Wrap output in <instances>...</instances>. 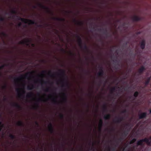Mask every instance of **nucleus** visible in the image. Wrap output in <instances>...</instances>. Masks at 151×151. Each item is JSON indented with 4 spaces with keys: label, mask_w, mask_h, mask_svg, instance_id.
<instances>
[{
    "label": "nucleus",
    "mask_w": 151,
    "mask_h": 151,
    "mask_svg": "<svg viewBox=\"0 0 151 151\" xmlns=\"http://www.w3.org/2000/svg\"><path fill=\"white\" fill-rule=\"evenodd\" d=\"M132 19L134 21H138L141 20V18L139 17L134 16L132 17Z\"/></svg>",
    "instance_id": "20"
},
{
    "label": "nucleus",
    "mask_w": 151,
    "mask_h": 151,
    "mask_svg": "<svg viewBox=\"0 0 151 151\" xmlns=\"http://www.w3.org/2000/svg\"><path fill=\"white\" fill-rule=\"evenodd\" d=\"M147 115V113L146 112L142 113L139 115V118L140 119L145 118Z\"/></svg>",
    "instance_id": "13"
},
{
    "label": "nucleus",
    "mask_w": 151,
    "mask_h": 151,
    "mask_svg": "<svg viewBox=\"0 0 151 151\" xmlns=\"http://www.w3.org/2000/svg\"><path fill=\"white\" fill-rule=\"evenodd\" d=\"M99 68L100 71L98 73V75L99 77H102L104 75V71L103 70V68L100 66L99 67Z\"/></svg>",
    "instance_id": "7"
},
{
    "label": "nucleus",
    "mask_w": 151,
    "mask_h": 151,
    "mask_svg": "<svg viewBox=\"0 0 151 151\" xmlns=\"http://www.w3.org/2000/svg\"><path fill=\"white\" fill-rule=\"evenodd\" d=\"M48 75L51 77L53 76V75H52V73L51 71H49L48 72Z\"/></svg>",
    "instance_id": "44"
},
{
    "label": "nucleus",
    "mask_w": 151,
    "mask_h": 151,
    "mask_svg": "<svg viewBox=\"0 0 151 151\" xmlns=\"http://www.w3.org/2000/svg\"><path fill=\"white\" fill-rule=\"evenodd\" d=\"M7 88V86L6 84H5L4 85L2 86V88L4 89H6Z\"/></svg>",
    "instance_id": "45"
},
{
    "label": "nucleus",
    "mask_w": 151,
    "mask_h": 151,
    "mask_svg": "<svg viewBox=\"0 0 151 151\" xmlns=\"http://www.w3.org/2000/svg\"><path fill=\"white\" fill-rule=\"evenodd\" d=\"M103 125V121L102 119H100L99 120V130L100 131L101 130V128Z\"/></svg>",
    "instance_id": "16"
},
{
    "label": "nucleus",
    "mask_w": 151,
    "mask_h": 151,
    "mask_svg": "<svg viewBox=\"0 0 151 151\" xmlns=\"http://www.w3.org/2000/svg\"><path fill=\"white\" fill-rule=\"evenodd\" d=\"M70 54L72 55H73V56H75V54H74L72 52H70Z\"/></svg>",
    "instance_id": "51"
},
{
    "label": "nucleus",
    "mask_w": 151,
    "mask_h": 151,
    "mask_svg": "<svg viewBox=\"0 0 151 151\" xmlns=\"http://www.w3.org/2000/svg\"><path fill=\"white\" fill-rule=\"evenodd\" d=\"M103 110L105 112L107 111V107L106 105H104L103 107Z\"/></svg>",
    "instance_id": "30"
},
{
    "label": "nucleus",
    "mask_w": 151,
    "mask_h": 151,
    "mask_svg": "<svg viewBox=\"0 0 151 151\" xmlns=\"http://www.w3.org/2000/svg\"><path fill=\"white\" fill-rule=\"evenodd\" d=\"M108 150L107 151H110V148L109 147H108Z\"/></svg>",
    "instance_id": "60"
},
{
    "label": "nucleus",
    "mask_w": 151,
    "mask_h": 151,
    "mask_svg": "<svg viewBox=\"0 0 151 151\" xmlns=\"http://www.w3.org/2000/svg\"><path fill=\"white\" fill-rule=\"evenodd\" d=\"M111 115L109 114H108L105 115L104 116V119L105 120H109L111 117Z\"/></svg>",
    "instance_id": "23"
},
{
    "label": "nucleus",
    "mask_w": 151,
    "mask_h": 151,
    "mask_svg": "<svg viewBox=\"0 0 151 151\" xmlns=\"http://www.w3.org/2000/svg\"><path fill=\"white\" fill-rule=\"evenodd\" d=\"M63 96V97L62 98V101L64 103H66L67 102V97L66 93H62Z\"/></svg>",
    "instance_id": "11"
},
{
    "label": "nucleus",
    "mask_w": 151,
    "mask_h": 151,
    "mask_svg": "<svg viewBox=\"0 0 151 151\" xmlns=\"http://www.w3.org/2000/svg\"><path fill=\"white\" fill-rule=\"evenodd\" d=\"M116 88L115 87H112L110 90L111 93L112 94L113 93V92L116 91Z\"/></svg>",
    "instance_id": "31"
},
{
    "label": "nucleus",
    "mask_w": 151,
    "mask_h": 151,
    "mask_svg": "<svg viewBox=\"0 0 151 151\" xmlns=\"http://www.w3.org/2000/svg\"><path fill=\"white\" fill-rule=\"evenodd\" d=\"M39 107V104L38 103H36L35 106L33 107V109H37Z\"/></svg>",
    "instance_id": "35"
},
{
    "label": "nucleus",
    "mask_w": 151,
    "mask_h": 151,
    "mask_svg": "<svg viewBox=\"0 0 151 151\" xmlns=\"http://www.w3.org/2000/svg\"><path fill=\"white\" fill-rule=\"evenodd\" d=\"M5 19L4 17H0V21L3 22L4 21Z\"/></svg>",
    "instance_id": "42"
},
{
    "label": "nucleus",
    "mask_w": 151,
    "mask_h": 151,
    "mask_svg": "<svg viewBox=\"0 0 151 151\" xmlns=\"http://www.w3.org/2000/svg\"><path fill=\"white\" fill-rule=\"evenodd\" d=\"M11 105L14 107L17 108V109L19 110H21L22 109V107L21 106L17 103H12Z\"/></svg>",
    "instance_id": "12"
},
{
    "label": "nucleus",
    "mask_w": 151,
    "mask_h": 151,
    "mask_svg": "<svg viewBox=\"0 0 151 151\" xmlns=\"http://www.w3.org/2000/svg\"><path fill=\"white\" fill-rule=\"evenodd\" d=\"M52 102L54 104H56L58 103V102L56 100V99H53L52 100Z\"/></svg>",
    "instance_id": "36"
},
{
    "label": "nucleus",
    "mask_w": 151,
    "mask_h": 151,
    "mask_svg": "<svg viewBox=\"0 0 151 151\" xmlns=\"http://www.w3.org/2000/svg\"><path fill=\"white\" fill-rule=\"evenodd\" d=\"M20 89L19 88H17L16 89V91H17V92L19 93L18 94L19 96H22L23 94H24L25 93V91L24 90H23L22 91V94H21L19 93V91H20Z\"/></svg>",
    "instance_id": "19"
},
{
    "label": "nucleus",
    "mask_w": 151,
    "mask_h": 151,
    "mask_svg": "<svg viewBox=\"0 0 151 151\" xmlns=\"http://www.w3.org/2000/svg\"><path fill=\"white\" fill-rule=\"evenodd\" d=\"M59 116L60 118L62 119H63L64 118V115L62 113H60L59 114Z\"/></svg>",
    "instance_id": "39"
},
{
    "label": "nucleus",
    "mask_w": 151,
    "mask_h": 151,
    "mask_svg": "<svg viewBox=\"0 0 151 151\" xmlns=\"http://www.w3.org/2000/svg\"><path fill=\"white\" fill-rule=\"evenodd\" d=\"M42 81L43 82V83H44L45 84H46L47 83V82L44 81L43 80H42ZM47 82L49 83L50 82H49V81H48Z\"/></svg>",
    "instance_id": "54"
},
{
    "label": "nucleus",
    "mask_w": 151,
    "mask_h": 151,
    "mask_svg": "<svg viewBox=\"0 0 151 151\" xmlns=\"http://www.w3.org/2000/svg\"><path fill=\"white\" fill-rule=\"evenodd\" d=\"M111 130L112 131H114V128H112L111 129Z\"/></svg>",
    "instance_id": "64"
},
{
    "label": "nucleus",
    "mask_w": 151,
    "mask_h": 151,
    "mask_svg": "<svg viewBox=\"0 0 151 151\" xmlns=\"http://www.w3.org/2000/svg\"><path fill=\"white\" fill-rule=\"evenodd\" d=\"M31 40L27 38L24 40H22L19 42V44L22 45L25 44L27 46H29V43L31 42Z\"/></svg>",
    "instance_id": "5"
},
{
    "label": "nucleus",
    "mask_w": 151,
    "mask_h": 151,
    "mask_svg": "<svg viewBox=\"0 0 151 151\" xmlns=\"http://www.w3.org/2000/svg\"><path fill=\"white\" fill-rule=\"evenodd\" d=\"M73 22L75 23L78 25L79 26H82L83 25V23L82 21H78L76 20L75 19H74L73 20Z\"/></svg>",
    "instance_id": "15"
},
{
    "label": "nucleus",
    "mask_w": 151,
    "mask_h": 151,
    "mask_svg": "<svg viewBox=\"0 0 151 151\" xmlns=\"http://www.w3.org/2000/svg\"><path fill=\"white\" fill-rule=\"evenodd\" d=\"M35 124L37 126V127H39V123H38L37 122V121L35 122Z\"/></svg>",
    "instance_id": "49"
},
{
    "label": "nucleus",
    "mask_w": 151,
    "mask_h": 151,
    "mask_svg": "<svg viewBox=\"0 0 151 151\" xmlns=\"http://www.w3.org/2000/svg\"><path fill=\"white\" fill-rule=\"evenodd\" d=\"M145 70V68L144 66H142L138 70V72L139 75L142 74L144 71Z\"/></svg>",
    "instance_id": "14"
},
{
    "label": "nucleus",
    "mask_w": 151,
    "mask_h": 151,
    "mask_svg": "<svg viewBox=\"0 0 151 151\" xmlns=\"http://www.w3.org/2000/svg\"><path fill=\"white\" fill-rule=\"evenodd\" d=\"M17 125L20 127H24V124L23 122L21 121H19L17 123Z\"/></svg>",
    "instance_id": "22"
},
{
    "label": "nucleus",
    "mask_w": 151,
    "mask_h": 151,
    "mask_svg": "<svg viewBox=\"0 0 151 151\" xmlns=\"http://www.w3.org/2000/svg\"><path fill=\"white\" fill-rule=\"evenodd\" d=\"M83 48V49L84 50H86L88 52L89 51L88 48L87 46L85 44H84V45L83 46H82V48Z\"/></svg>",
    "instance_id": "24"
},
{
    "label": "nucleus",
    "mask_w": 151,
    "mask_h": 151,
    "mask_svg": "<svg viewBox=\"0 0 151 151\" xmlns=\"http://www.w3.org/2000/svg\"><path fill=\"white\" fill-rule=\"evenodd\" d=\"M113 61L114 62L116 63H117L118 65H119V63L118 62L117 59L113 60Z\"/></svg>",
    "instance_id": "47"
},
{
    "label": "nucleus",
    "mask_w": 151,
    "mask_h": 151,
    "mask_svg": "<svg viewBox=\"0 0 151 151\" xmlns=\"http://www.w3.org/2000/svg\"><path fill=\"white\" fill-rule=\"evenodd\" d=\"M98 30L99 31H101L102 30L104 31V34H106L107 32V30L106 29H101V28H99L98 29Z\"/></svg>",
    "instance_id": "27"
},
{
    "label": "nucleus",
    "mask_w": 151,
    "mask_h": 151,
    "mask_svg": "<svg viewBox=\"0 0 151 151\" xmlns=\"http://www.w3.org/2000/svg\"><path fill=\"white\" fill-rule=\"evenodd\" d=\"M1 34L4 37H6L7 36V35L4 32H2L1 33Z\"/></svg>",
    "instance_id": "38"
},
{
    "label": "nucleus",
    "mask_w": 151,
    "mask_h": 151,
    "mask_svg": "<svg viewBox=\"0 0 151 151\" xmlns=\"http://www.w3.org/2000/svg\"><path fill=\"white\" fill-rule=\"evenodd\" d=\"M60 75L62 76L63 77H64L65 76V71L64 70L61 69L59 70Z\"/></svg>",
    "instance_id": "21"
},
{
    "label": "nucleus",
    "mask_w": 151,
    "mask_h": 151,
    "mask_svg": "<svg viewBox=\"0 0 151 151\" xmlns=\"http://www.w3.org/2000/svg\"><path fill=\"white\" fill-rule=\"evenodd\" d=\"M4 124H2L1 122H0V127L2 129V128L4 127Z\"/></svg>",
    "instance_id": "43"
},
{
    "label": "nucleus",
    "mask_w": 151,
    "mask_h": 151,
    "mask_svg": "<svg viewBox=\"0 0 151 151\" xmlns=\"http://www.w3.org/2000/svg\"><path fill=\"white\" fill-rule=\"evenodd\" d=\"M22 25V23H19L18 24V27H20Z\"/></svg>",
    "instance_id": "55"
},
{
    "label": "nucleus",
    "mask_w": 151,
    "mask_h": 151,
    "mask_svg": "<svg viewBox=\"0 0 151 151\" xmlns=\"http://www.w3.org/2000/svg\"><path fill=\"white\" fill-rule=\"evenodd\" d=\"M17 19L18 20H20L22 21V22H24L25 24H27L28 23V22H29V24H35L37 25L38 27H43V26L42 25L39 24L38 25L37 24V23H36L35 22V21L34 20H33L31 19H24L23 18H22L20 17L19 16L17 17Z\"/></svg>",
    "instance_id": "1"
},
{
    "label": "nucleus",
    "mask_w": 151,
    "mask_h": 151,
    "mask_svg": "<svg viewBox=\"0 0 151 151\" xmlns=\"http://www.w3.org/2000/svg\"><path fill=\"white\" fill-rule=\"evenodd\" d=\"M2 76V74L0 73V77H1Z\"/></svg>",
    "instance_id": "62"
},
{
    "label": "nucleus",
    "mask_w": 151,
    "mask_h": 151,
    "mask_svg": "<svg viewBox=\"0 0 151 151\" xmlns=\"http://www.w3.org/2000/svg\"><path fill=\"white\" fill-rule=\"evenodd\" d=\"M61 82L63 84L62 86L63 87H69V84L68 82L65 80V79H63L61 81Z\"/></svg>",
    "instance_id": "10"
},
{
    "label": "nucleus",
    "mask_w": 151,
    "mask_h": 151,
    "mask_svg": "<svg viewBox=\"0 0 151 151\" xmlns=\"http://www.w3.org/2000/svg\"><path fill=\"white\" fill-rule=\"evenodd\" d=\"M33 8L34 9H35L36 8V6H33Z\"/></svg>",
    "instance_id": "61"
},
{
    "label": "nucleus",
    "mask_w": 151,
    "mask_h": 151,
    "mask_svg": "<svg viewBox=\"0 0 151 151\" xmlns=\"http://www.w3.org/2000/svg\"><path fill=\"white\" fill-rule=\"evenodd\" d=\"M49 89H50L49 88H47L46 89H45V91L47 92H49Z\"/></svg>",
    "instance_id": "48"
},
{
    "label": "nucleus",
    "mask_w": 151,
    "mask_h": 151,
    "mask_svg": "<svg viewBox=\"0 0 151 151\" xmlns=\"http://www.w3.org/2000/svg\"><path fill=\"white\" fill-rule=\"evenodd\" d=\"M151 79V78L150 77H148L147 80L145 82V84L146 86H147L148 84L149 83L150 81V80Z\"/></svg>",
    "instance_id": "25"
},
{
    "label": "nucleus",
    "mask_w": 151,
    "mask_h": 151,
    "mask_svg": "<svg viewBox=\"0 0 151 151\" xmlns=\"http://www.w3.org/2000/svg\"><path fill=\"white\" fill-rule=\"evenodd\" d=\"M127 133L126 132H124L122 134V135L124 136V137H126L127 135Z\"/></svg>",
    "instance_id": "40"
},
{
    "label": "nucleus",
    "mask_w": 151,
    "mask_h": 151,
    "mask_svg": "<svg viewBox=\"0 0 151 151\" xmlns=\"http://www.w3.org/2000/svg\"><path fill=\"white\" fill-rule=\"evenodd\" d=\"M127 111L126 109H124L122 111V113H126L127 112Z\"/></svg>",
    "instance_id": "50"
},
{
    "label": "nucleus",
    "mask_w": 151,
    "mask_h": 151,
    "mask_svg": "<svg viewBox=\"0 0 151 151\" xmlns=\"http://www.w3.org/2000/svg\"><path fill=\"white\" fill-rule=\"evenodd\" d=\"M139 92L138 91H136L133 94V96L135 98H136L137 96H138L139 95Z\"/></svg>",
    "instance_id": "33"
},
{
    "label": "nucleus",
    "mask_w": 151,
    "mask_h": 151,
    "mask_svg": "<svg viewBox=\"0 0 151 151\" xmlns=\"http://www.w3.org/2000/svg\"><path fill=\"white\" fill-rule=\"evenodd\" d=\"M123 139V138L122 137H121L119 139H118V140L121 141Z\"/></svg>",
    "instance_id": "53"
},
{
    "label": "nucleus",
    "mask_w": 151,
    "mask_h": 151,
    "mask_svg": "<svg viewBox=\"0 0 151 151\" xmlns=\"http://www.w3.org/2000/svg\"><path fill=\"white\" fill-rule=\"evenodd\" d=\"M32 72H29L26 73L24 75H22L19 78H14V81L15 82H17L20 80L22 79L23 78H27L29 77V74H32Z\"/></svg>",
    "instance_id": "3"
},
{
    "label": "nucleus",
    "mask_w": 151,
    "mask_h": 151,
    "mask_svg": "<svg viewBox=\"0 0 151 151\" xmlns=\"http://www.w3.org/2000/svg\"><path fill=\"white\" fill-rule=\"evenodd\" d=\"M46 72H47L46 71L43 70L42 72V74L43 75L45 73H46Z\"/></svg>",
    "instance_id": "46"
},
{
    "label": "nucleus",
    "mask_w": 151,
    "mask_h": 151,
    "mask_svg": "<svg viewBox=\"0 0 151 151\" xmlns=\"http://www.w3.org/2000/svg\"><path fill=\"white\" fill-rule=\"evenodd\" d=\"M145 40H143L140 43V47L142 50L144 49L145 47Z\"/></svg>",
    "instance_id": "18"
},
{
    "label": "nucleus",
    "mask_w": 151,
    "mask_h": 151,
    "mask_svg": "<svg viewBox=\"0 0 151 151\" xmlns=\"http://www.w3.org/2000/svg\"><path fill=\"white\" fill-rule=\"evenodd\" d=\"M38 5L41 8L45 10L48 13L53 15V13L50 10L49 7L43 5L41 3H39Z\"/></svg>",
    "instance_id": "4"
},
{
    "label": "nucleus",
    "mask_w": 151,
    "mask_h": 151,
    "mask_svg": "<svg viewBox=\"0 0 151 151\" xmlns=\"http://www.w3.org/2000/svg\"><path fill=\"white\" fill-rule=\"evenodd\" d=\"M7 64H4L0 66V70L3 69L5 66H7Z\"/></svg>",
    "instance_id": "41"
},
{
    "label": "nucleus",
    "mask_w": 151,
    "mask_h": 151,
    "mask_svg": "<svg viewBox=\"0 0 151 151\" xmlns=\"http://www.w3.org/2000/svg\"><path fill=\"white\" fill-rule=\"evenodd\" d=\"M136 140V139L135 138H134L130 142L129 144H132L134 143Z\"/></svg>",
    "instance_id": "34"
},
{
    "label": "nucleus",
    "mask_w": 151,
    "mask_h": 151,
    "mask_svg": "<svg viewBox=\"0 0 151 151\" xmlns=\"http://www.w3.org/2000/svg\"><path fill=\"white\" fill-rule=\"evenodd\" d=\"M52 19L54 20L61 22H64L65 21V19L64 18L54 17Z\"/></svg>",
    "instance_id": "17"
},
{
    "label": "nucleus",
    "mask_w": 151,
    "mask_h": 151,
    "mask_svg": "<svg viewBox=\"0 0 151 151\" xmlns=\"http://www.w3.org/2000/svg\"><path fill=\"white\" fill-rule=\"evenodd\" d=\"M9 137L12 139V140L16 138V136L11 134H9Z\"/></svg>",
    "instance_id": "28"
},
{
    "label": "nucleus",
    "mask_w": 151,
    "mask_h": 151,
    "mask_svg": "<svg viewBox=\"0 0 151 151\" xmlns=\"http://www.w3.org/2000/svg\"><path fill=\"white\" fill-rule=\"evenodd\" d=\"M76 37L77 38V42L78 44L79 45L81 48L82 47V41L81 37L76 34Z\"/></svg>",
    "instance_id": "6"
},
{
    "label": "nucleus",
    "mask_w": 151,
    "mask_h": 151,
    "mask_svg": "<svg viewBox=\"0 0 151 151\" xmlns=\"http://www.w3.org/2000/svg\"><path fill=\"white\" fill-rule=\"evenodd\" d=\"M85 105H86V104H85ZM86 106L88 108L89 107V106L88 104H86Z\"/></svg>",
    "instance_id": "58"
},
{
    "label": "nucleus",
    "mask_w": 151,
    "mask_h": 151,
    "mask_svg": "<svg viewBox=\"0 0 151 151\" xmlns=\"http://www.w3.org/2000/svg\"><path fill=\"white\" fill-rule=\"evenodd\" d=\"M27 88L28 90H31L34 88V86L33 85H32L31 86H27Z\"/></svg>",
    "instance_id": "29"
},
{
    "label": "nucleus",
    "mask_w": 151,
    "mask_h": 151,
    "mask_svg": "<svg viewBox=\"0 0 151 151\" xmlns=\"http://www.w3.org/2000/svg\"><path fill=\"white\" fill-rule=\"evenodd\" d=\"M37 100L38 101H42L43 102H46L47 101V99H42V98H40L38 99Z\"/></svg>",
    "instance_id": "32"
},
{
    "label": "nucleus",
    "mask_w": 151,
    "mask_h": 151,
    "mask_svg": "<svg viewBox=\"0 0 151 151\" xmlns=\"http://www.w3.org/2000/svg\"><path fill=\"white\" fill-rule=\"evenodd\" d=\"M66 13H71L72 12L71 11H66L65 12Z\"/></svg>",
    "instance_id": "59"
},
{
    "label": "nucleus",
    "mask_w": 151,
    "mask_h": 151,
    "mask_svg": "<svg viewBox=\"0 0 151 151\" xmlns=\"http://www.w3.org/2000/svg\"><path fill=\"white\" fill-rule=\"evenodd\" d=\"M116 119L114 120V122L117 123H120L124 119V118L122 117H116Z\"/></svg>",
    "instance_id": "9"
},
{
    "label": "nucleus",
    "mask_w": 151,
    "mask_h": 151,
    "mask_svg": "<svg viewBox=\"0 0 151 151\" xmlns=\"http://www.w3.org/2000/svg\"><path fill=\"white\" fill-rule=\"evenodd\" d=\"M31 46L32 47H34L35 46V44H34L32 43L31 44Z\"/></svg>",
    "instance_id": "57"
},
{
    "label": "nucleus",
    "mask_w": 151,
    "mask_h": 151,
    "mask_svg": "<svg viewBox=\"0 0 151 151\" xmlns=\"http://www.w3.org/2000/svg\"><path fill=\"white\" fill-rule=\"evenodd\" d=\"M88 58H86V60H88Z\"/></svg>",
    "instance_id": "63"
},
{
    "label": "nucleus",
    "mask_w": 151,
    "mask_h": 151,
    "mask_svg": "<svg viewBox=\"0 0 151 151\" xmlns=\"http://www.w3.org/2000/svg\"><path fill=\"white\" fill-rule=\"evenodd\" d=\"M33 93L32 92L29 93L27 94L26 97L27 98H31L33 96Z\"/></svg>",
    "instance_id": "26"
},
{
    "label": "nucleus",
    "mask_w": 151,
    "mask_h": 151,
    "mask_svg": "<svg viewBox=\"0 0 151 151\" xmlns=\"http://www.w3.org/2000/svg\"><path fill=\"white\" fill-rule=\"evenodd\" d=\"M11 13L12 14H16L17 13V11L15 10V8L12 9L11 11Z\"/></svg>",
    "instance_id": "37"
},
{
    "label": "nucleus",
    "mask_w": 151,
    "mask_h": 151,
    "mask_svg": "<svg viewBox=\"0 0 151 151\" xmlns=\"http://www.w3.org/2000/svg\"><path fill=\"white\" fill-rule=\"evenodd\" d=\"M144 142H146L148 145L151 146V137H150L149 139L145 138L139 140L137 142V145H143V143Z\"/></svg>",
    "instance_id": "2"
},
{
    "label": "nucleus",
    "mask_w": 151,
    "mask_h": 151,
    "mask_svg": "<svg viewBox=\"0 0 151 151\" xmlns=\"http://www.w3.org/2000/svg\"><path fill=\"white\" fill-rule=\"evenodd\" d=\"M129 98H130V99H132V100H134L135 99V98H134L133 97H132V96H130L129 97Z\"/></svg>",
    "instance_id": "52"
},
{
    "label": "nucleus",
    "mask_w": 151,
    "mask_h": 151,
    "mask_svg": "<svg viewBox=\"0 0 151 151\" xmlns=\"http://www.w3.org/2000/svg\"><path fill=\"white\" fill-rule=\"evenodd\" d=\"M49 131L51 134H53L54 133L55 130L53 127L51 123H50L48 125Z\"/></svg>",
    "instance_id": "8"
},
{
    "label": "nucleus",
    "mask_w": 151,
    "mask_h": 151,
    "mask_svg": "<svg viewBox=\"0 0 151 151\" xmlns=\"http://www.w3.org/2000/svg\"><path fill=\"white\" fill-rule=\"evenodd\" d=\"M3 99L4 101H6L7 100V98L5 97H4Z\"/></svg>",
    "instance_id": "56"
}]
</instances>
